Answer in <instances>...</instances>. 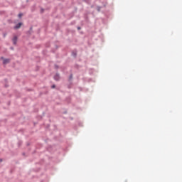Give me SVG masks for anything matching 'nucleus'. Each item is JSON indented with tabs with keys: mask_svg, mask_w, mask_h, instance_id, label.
<instances>
[{
	"mask_svg": "<svg viewBox=\"0 0 182 182\" xmlns=\"http://www.w3.org/2000/svg\"><path fill=\"white\" fill-rule=\"evenodd\" d=\"M1 60L2 61L3 65H8L11 62L9 58H5L4 57L1 58Z\"/></svg>",
	"mask_w": 182,
	"mask_h": 182,
	"instance_id": "1",
	"label": "nucleus"
},
{
	"mask_svg": "<svg viewBox=\"0 0 182 182\" xmlns=\"http://www.w3.org/2000/svg\"><path fill=\"white\" fill-rule=\"evenodd\" d=\"M14 45H16V43L18 42V37L15 36L12 39Z\"/></svg>",
	"mask_w": 182,
	"mask_h": 182,
	"instance_id": "2",
	"label": "nucleus"
},
{
	"mask_svg": "<svg viewBox=\"0 0 182 182\" xmlns=\"http://www.w3.org/2000/svg\"><path fill=\"white\" fill-rule=\"evenodd\" d=\"M21 26H22V23H18V24H16L14 27V29H19V28H21Z\"/></svg>",
	"mask_w": 182,
	"mask_h": 182,
	"instance_id": "3",
	"label": "nucleus"
},
{
	"mask_svg": "<svg viewBox=\"0 0 182 182\" xmlns=\"http://www.w3.org/2000/svg\"><path fill=\"white\" fill-rule=\"evenodd\" d=\"M59 78H60L59 74H56V75L54 76L55 80H58Z\"/></svg>",
	"mask_w": 182,
	"mask_h": 182,
	"instance_id": "4",
	"label": "nucleus"
},
{
	"mask_svg": "<svg viewBox=\"0 0 182 182\" xmlns=\"http://www.w3.org/2000/svg\"><path fill=\"white\" fill-rule=\"evenodd\" d=\"M18 18H22V14H18Z\"/></svg>",
	"mask_w": 182,
	"mask_h": 182,
	"instance_id": "5",
	"label": "nucleus"
},
{
	"mask_svg": "<svg viewBox=\"0 0 182 182\" xmlns=\"http://www.w3.org/2000/svg\"><path fill=\"white\" fill-rule=\"evenodd\" d=\"M52 88H53V89H55V85H53V86H52Z\"/></svg>",
	"mask_w": 182,
	"mask_h": 182,
	"instance_id": "6",
	"label": "nucleus"
}]
</instances>
